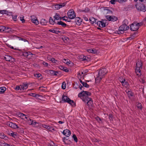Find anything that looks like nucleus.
<instances>
[{"instance_id":"f257e3e1","label":"nucleus","mask_w":146,"mask_h":146,"mask_svg":"<svg viewBox=\"0 0 146 146\" xmlns=\"http://www.w3.org/2000/svg\"><path fill=\"white\" fill-rule=\"evenodd\" d=\"M123 24L119 27V30L115 33L117 34H123L124 31L129 29V27L127 25L128 21L127 19L124 20L123 22Z\"/></svg>"},{"instance_id":"f03ea898","label":"nucleus","mask_w":146,"mask_h":146,"mask_svg":"<svg viewBox=\"0 0 146 146\" xmlns=\"http://www.w3.org/2000/svg\"><path fill=\"white\" fill-rule=\"evenodd\" d=\"M135 7L137 10L139 11L145 12L146 11V6L142 2L137 3L135 5Z\"/></svg>"},{"instance_id":"7ed1b4c3","label":"nucleus","mask_w":146,"mask_h":146,"mask_svg":"<svg viewBox=\"0 0 146 146\" xmlns=\"http://www.w3.org/2000/svg\"><path fill=\"white\" fill-rule=\"evenodd\" d=\"M91 92L83 90L80 92L78 94V96L81 98L83 100L84 99H87L86 98L87 97H89L88 96H91Z\"/></svg>"},{"instance_id":"20e7f679","label":"nucleus","mask_w":146,"mask_h":146,"mask_svg":"<svg viewBox=\"0 0 146 146\" xmlns=\"http://www.w3.org/2000/svg\"><path fill=\"white\" fill-rule=\"evenodd\" d=\"M68 18L70 19H73L76 17V15L74 10L73 9L70 10L67 13Z\"/></svg>"},{"instance_id":"39448f33","label":"nucleus","mask_w":146,"mask_h":146,"mask_svg":"<svg viewBox=\"0 0 146 146\" xmlns=\"http://www.w3.org/2000/svg\"><path fill=\"white\" fill-rule=\"evenodd\" d=\"M28 123L29 124L35 127H39L40 125V123L36 122L35 121L33 120L32 119H29L28 121Z\"/></svg>"},{"instance_id":"423d86ee","label":"nucleus","mask_w":146,"mask_h":146,"mask_svg":"<svg viewBox=\"0 0 146 146\" xmlns=\"http://www.w3.org/2000/svg\"><path fill=\"white\" fill-rule=\"evenodd\" d=\"M86 99H84L82 100L85 102H87V104L89 108H91L92 107V105L93 104V102L92 99L89 97H87Z\"/></svg>"},{"instance_id":"0eeeda50","label":"nucleus","mask_w":146,"mask_h":146,"mask_svg":"<svg viewBox=\"0 0 146 146\" xmlns=\"http://www.w3.org/2000/svg\"><path fill=\"white\" fill-rule=\"evenodd\" d=\"M107 72V71L106 69L103 68L100 70L98 75L103 78Z\"/></svg>"},{"instance_id":"6e6552de","label":"nucleus","mask_w":146,"mask_h":146,"mask_svg":"<svg viewBox=\"0 0 146 146\" xmlns=\"http://www.w3.org/2000/svg\"><path fill=\"white\" fill-rule=\"evenodd\" d=\"M139 27L136 24V22H134L130 25V30L133 31H137Z\"/></svg>"},{"instance_id":"1a4fd4ad","label":"nucleus","mask_w":146,"mask_h":146,"mask_svg":"<svg viewBox=\"0 0 146 146\" xmlns=\"http://www.w3.org/2000/svg\"><path fill=\"white\" fill-rule=\"evenodd\" d=\"M3 57V59L7 61L13 62L15 61V59L9 55H6Z\"/></svg>"},{"instance_id":"9d476101","label":"nucleus","mask_w":146,"mask_h":146,"mask_svg":"<svg viewBox=\"0 0 146 146\" xmlns=\"http://www.w3.org/2000/svg\"><path fill=\"white\" fill-rule=\"evenodd\" d=\"M15 30L13 29L5 27V28L4 30V32L5 33L9 34H11L15 32Z\"/></svg>"},{"instance_id":"9b49d317","label":"nucleus","mask_w":146,"mask_h":146,"mask_svg":"<svg viewBox=\"0 0 146 146\" xmlns=\"http://www.w3.org/2000/svg\"><path fill=\"white\" fill-rule=\"evenodd\" d=\"M62 133L67 137H68L71 134L70 131L68 129H64L63 131L62 132Z\"/></svg>"},{"instance_id":"f8f14e48","label":"nucleus","mask_w":146,"mask_h":146,"mask_svg":"<svg viewBox=\"0 0 146 146\" xmlns=\"http://www.w3.org/2000/svg\"><path fill=\"white\" fill-rule=\"evenodd\" d=\"M96 25H98L99 27H103L106 26V23L104 22L101 21H98L96 23Z\"/></svg>"},{"instance_id":"ddd939ff","label":"nucleus","mask_w":146,"mask_h":146,"mask_svg":"<svg viewBox=\"0 0 146 146\" xmlns=\"http://www.w3.org/2000/svg\"><path fill=\"white\" fill-rule=\"evenodd\" d=\"M66 18L67 19V17L66 16H64L63 17H61L60 15L57 13H56L55 16H54V18H55V19L56 20H58L59 19L61 20L62 19H63V18Z\"/></svg>"},{"instance_id":"4468645a","label":"nucleus","mask_w":146,"mask_h":146,"mask_svg":"<svg viewBox=\"0 0 146 146\" xmlns=\"http://www.w3.org/2000/svg\"><path fill=\"white\" fill-rule=\"evenodd\" d=\"M70 99L67 96L63 95L62 96V100L64 102L69 103Z\"/></svg>"},{"instance_id":"2eb2a0df","label":"nucleus","mask_w":146,"mask_h":146,"mask_svg":"<svg viewBox=\"0 0 146 146\" xmlns=\"http://www.w3.org/2000/svg\"><path fill=\"white\" fill-rule=\"evenodd\" d=\"M17 115L19 117H20L21 119H23V117L25 116V119H27L28 117H26L27 115H25V114L20 112H18L17 113Z\"/></svg>"},{"instance_id":"dca6fc26","label":"nucleus","mask_w":146,"mask_h":146,"mask_svg":"<svg viewBox=\"0 0 146 146\" xmlns=\"http://www.w3.org/2000/svg\"><path fill=\"white\" fill-rule=\"evenodd\" d=\"M97 21V19H95L94 17H91L89 19V21L92 24H94L95 25H96V23Z\"/></svg>"},{"instance_id":"f3484780","label":"nucleus","mask_w":146,"mask_h":146,"mask_svg":"<svg viewBox=\"0 0 146 146\" xmlns=\"http://www.w3.org/2000/svg\"><path fill=\"white\" fill-rule=\"evenodd\" d=\"M82 21V19L79 17H76L75 18V22L77 25H80L81 24V22Z\"/></svg>"},{"instance_id":"a211bd4d","label":"nucleus","mask_w":146,"mask_h":146,"mask_svg":"<svg viewBox=\"0 0 146 146\" xmlns=\"http://www.w3.org/2000/svg\"><path fill=\"white\" fill-rule=\"evenodd\" d=\"M7 124L8 126L13 128L17 127V125L16 124L11 122H8Z\"/></svg>"},{"instance_id":"6ab92c4d","label":"nucleus","mask_w":146,"mask_h":146,"mask_svg":"<svg viewBox=\"0 0 146 146\" xmlns=\"http://www.w3.org/2000/svg\"><path fill=\"white\" fill-rule=\"evenodd\" d=\"M142 63L141 61H138L136 63V68H139L141 69L142 67Z\"/></svg>"},{"instance_id":"aec40b11","label":"nucleus","mask_w":146,"mask_h":146,"mask_svg":"<svg viewBox=\"0 0 146 146\" xmlns=\"http://www.w3.org/2000/svg\"><path fill=\"white\" fill-rule=\"evenodd\" d=\"M46 72L49 75L51 76H54V71L47 70H46Z\"/></svg>"},{"instance_id":"412c9836","label":"nucleus","mask_w":146,"mask_h":146,"mask_svg":"<svg viewBox=\"0 0 146 146\" xmlns=\"http://www.w3.org/2000/svg\"><path fill=\"white\" fill-rule=\"evenodd\" d=\"M57 24L59 25H61L63 27H65L67 26L66 24L64 23L61 21L58 22L57 23Z\"/></svg>"},{"instance_id":"4be33fe9","label":"nucleus","mask_w":146,"mask_h":146,"mask_svg":"<svg viewBox=\"0 0 146 146\" xmlns=\"http://www.w3.org/2000/svg\"><path fill=\"white\" fill-rule=\"evenodd\" d=\"M126 92L127 93L128 96L130 98L133 96V94L131 91L127 90L126 91Z\"/></svg>"},{"instance_id":"5701e85b","label":"nucleus","mask_w":146,"mask_h":146,"mask_svg":"<svg viewBox=\"0 0 146 146\" xmlns=\"http://www.w3.org/2000/svg\"><path fill=\"white\" fill-rule=\"evenodd\" d=\"M103 78L101 77H100L99 76H98L96 78H95V82L97 83H99L102 80V79Z\"/></svg>"},{"instance_id":"b1692460","label":"nucleus","mask_w":146,"mask_h":146,"mask_svg":"<svg viewBox=\"0 0 146 146\" xmlns=\"http://www.w3.org/2000/svg\"><path fill=\"white\" fill-rule=\"evenodd\" d=\"M59 68L61 70H62L65 72H69V70L67 69L66 67H64L62 66H59Z\"/></svg>"},{"instance_id":"393cba45","label":"nucleus","mask_w":146,"mask_h":146,"mask_svg":"<svg viewBox=\"0 0 146 146\" xmlns=\"http://www.w3.org/2000/svg\"><path fill=\"white\" fill-rule=\"evenodd\" d=\"M48 31L50 32H52L56 34H58V33H60L61 32L59 31H57L54 30V29H52L48 30Z\"/></svg>"},{"instance_id":"a878e982","label":"nucleus","mask_w":146,"mask_h":146,"mask_svg":"<svg viewBox=\"0 0 146 146\" xmlns=\"http://www.w3.org/2000/svg\"><path fill=\"white\" fill-rule=\"evenodd\" d=\"M120 82L121 83L122 85L123 86H128L129 85L127 81H125V79L122 80V81H120Z\"/></svg>"},{"instance_id":"bb28decb","label":"nucleus","mask_w":146,"mask_h":146,"mask_svg":"<svg viewBox=\"0 0 146 146\" xmlns=\"http://www.w3.org/2000/svg\"><path fill=\"white\" fill-rule=\"evenodd\" d=\"M137 33H138L137 32H134L133 34V35H131L130 37L127 38V40H128L129 39L130 40H131L134 39V37L136 35V34H137Z\"/></svg>"},{"instance_id":"cd10ccee","label":"nucleus","mask_w":146,"mask_h":146,"mask_svg":"<svg viewBox=\"0 0 146 146\" xmlns=\"http://www.w3.org/2000/svg\"><path fill=\"white\" fill-rule=\"evenodd\" d=\"M87 51L89 53L95 54L96 52V49L94 48L93 49H87Z\"/></svg>"},{"instance_id":"c85d7f7f","label":"nucleus","mask_w":146,"mask_h":146,"mask_svg":"<svg viewBox=\"0 0 146 146\" xmlns=\"http://www.w3.org/2000/svg\"><path fill=\"white\" fill-rule=\"evenodd\" d=\"M80 59H82L83 60H88V58L83 55H82L79 56Z\"/></svg>"},{"instance_id":"c756f323","label":"nucleus","mask_w":146,"mask_h":146,"mask_svg":"<svg viewBox=\"0 0 146 146\" xmlns=\"http://www.w3.org/2000/svg\"><path fill=\"white\" fill-rule=\"evenodd\" d=\"M6 90V88L5 87H2L0 88V93H4Z\"/></svg>"},{"instance_id":"7c9ffc66","label":"nucleus","mask_w":146,"mask_h":146,"mask_svg":"<svg viewBox=\"0 0 146 146\" xmlns=\"http://www.w3.org/2000/svg\"><path fill=\"white\" fill-rule=\"evenodd\" d=\"M42 126L43 127L45 128L48 130L49 129L51 128V126H49L47 125L43 124L42 125Z\"/></svg>"},{"instance_id":"2f4dec72","label":"nucleus","mask_w":146,"mask_h":146,"mask_svg":"<svg viewBox=\"0 0 146 146\" xmlns=\"http://www.w3.org/2000/svg\"><path fill=\"white\" fill-rule=\"evenodd\" d=\"M47 23V21L45 19H42L40 22V23L42 25H46Z\"/></svg>"},{"instance_id":"473e14b6","label":"nucleus","mask_w":146,"mask_h":146,"mask_svg":"<svg viewBox=\"0 0 146 146\" xmlns=\"http://www.w3.org/2000/svg\"><path fill=\"white\" fill-rule=\"evenodd\" d=\"M68 103L71 105L72 106L75 107L76 106V103L73 100L70 99Z\"/></svg>"},{"instance_id":"72a5a7b5","label":"nucleus","mask_w":146,"mask_h":146,"mask_svg":"<svg viewBox=\"0 0 146 146\" xmlns=\"http://www.w3.org/2000/svg\"><path fill=\"white\" fill-rule=\"evenodd\" d=\"M31 21L33 23L36 25H37L38 24V21L37 19V18H36V19H31Z\"/></svg>"},{"instance_id":"f704fd0d","label":"nucleus","mask_w":146,"mask_h":146,"mask_svg":"<svg viewBox=\"0 0 146 146\" xmlns=\"http://www.w3.org/2000/svg\"><path fill=\"white\" fill-rule=\"evenodd\" d=\"M106 18L109 21H111V18L112 17V16L106 15L105 16Z\"/></svg>"},{"instance_id":"c9c22d12","label":"nucleus","mask_w":146,"mask_h":146,"mask_svg":"<svg viewBox=\"0 0 146 146\" xmlns=\"http://www.w3.org/2000/svg\"><path fill=\"white\" fill-rule=\"evenodd\" d=\"M10 144H9L5 142H2L1 143L0 145L1 146H9Z\"/></svg>"},{"instance_id":"e433bc0d","label":"nucleus","mask_w":146,"mask_h":146,"mask_svg":"<svg viewBox=\"0 0 146 146\" xmlns=\"http://www.w3.org/2000/svg\"><path fill=\"white\" fill-rule=\"evenodd\" d=\"M111 21H115L118 20L117 18L115 16H112V17L111 18Z\"/></svg>"},{"instance_id":"4c0bfd02","label":"nucleus","mask_w":146,"mask_h":146,"mask_svg":"<svg viewBox=\"0 0 146 146\" xmlns=\"http://www.w3.org/2000/svg\"><path fill=\"white\" fill-rule=\"evenodd\" d=\"M49 22L50 24L53 25L54 24V20L53 19L52 17H50Z\"/></svg>"},{"instance_id":"58836bf2","label":"nucleus","mask_w":146,"mask_h":146,"mask_svg":"<svg viewBox=\"0 0 146 146\" xmlns=\"http://www.w3.org/2000/svg\"><path fill=\"white\" fill-rule=\"evenodd\" d=\"M72 138L74 141L77 143L78 142V139L77 137L75 134H74L72 136Z\"/></svg>"},{"instance_id":"ea45409f","label":"nucleus","mask_w":146,"mask_h":146,"mask_svg":"<svg viewBox=\"0 0 146 146\" xmlns=\"http://www.w3.org/2000/svg\"><path fill=\"white\" fill-rule=\"evenodd\" d=\"M66 5V3H61L60 4H59V9L60 8Z\"/></svg>"},{"instance_id":"a19ab883","label":"nucleus","mask_w":146,"mask_h":146,"mask_svg":"<svg viewBox=\"0 0 146 146\" xmlns=\"http://www.w3.org/2000/svg\"><path fill=\"white\" fill-rule=\"evenodd\" d=\"M5 28V27L0 26V32H4V30Z\"/></svg>"},{"instance_id":"79ce46f5","label":"nucleus","mask_w":146,"mask_h":146,"mask_svg":"<svg viewBox=\"0 0 146 146\" xmlns=\"http://www.w3.org/2000/svg\"><path fill=\"white\" fill-rule=\"evenodd\" d=\"M42 96L39 94H36V98L37 99L41 100V98H42Z\"/></svg>"},{"instance_id":"37998d69","label":"nucleus","mask_w":146,"mask_h":146,"mask_svg":"<svg viewBox=\"0 0 146 146\" xmlns=\"http://www.w3.org/2000/svg\"><path fill=\"white\" fill-rule=\"evenodd\" d=\"M82 84L83 86L86 88H88L89 87V85L86 82H84Z\"/></svg>"},{"instance_id":"c03bdc74","label":"nucleus","mask_w":146,"mask_h":146,"mask_svg":"<svg viewBox=\"0 0 146 146\" xmlns=\"http://www.w3.org/2000/svg\"><path fill=\"white\" fill-rule=\"evenodd\" d=\"M27 52H24L23 53V55L25 57H26L27 58L28 57V54Z\"/></svg>"},{"instance_id":"a18cd8bd","label":"nucleus","mask_w":146,"mask_h":146,"mask_svg":"<svg viewBox=\"0 0 146 146\" xmlns=\"http://www.w3.org/2000/svg\"><path fill=\"white\" fill-rule=\"evenodd\" d=\"M141 68H135V72H139V73H141V70H140Z\"/></svg>"},{"instance_id":"49530a36","label":"nucleus","mask_w":146,"mask_h":146,"mask_svg":"<svg viewBox=\"0 0 146 146\" xmlns=\"http://www.w3.org/2000/svg\"><path fill=\"white\" fill-rule=\"evenodd\" d=\"M107 10L108 11L107 12V13H111V14H112L113 13V12L111 11V10L108 9H104V10Z\"/></svg>"},{"instance_id":"de8ad7c7","label":"nucleus","mask_w":146,"mask_h":146,"mask_svg":"<svg viewBox=\"0 0 146 146\" xmlns=\"http://www.w3.org/2000/svg\"><path fill=\"white\" fill-rule=\"evenodd\" d=\"M137 107L138 108L141 110L142 109V107L141 106V104L140 103H139L137 105Z\"/></svg>"},{"instance_id":"09e8293b","label":"nucleus","mask_w":146,"mask_h":146,"mask_svg":"<svg viewBox=\"0 0 146 146\" xmlns=\"http://www.w3.org/2000/svg\"><path fill=\"white\" fill-rule=\"evenodd\" d=\"M62 88L63 89H65L66 88V83L64 82L62 83Z\"/></svg>"},{"instance_id":"8fccbe9b","label":"nucleus","mask_w":146,"mask_h":146,"mask_svg":"<svg viewBox=\"0 0 146 146\" xmlns=\"http://www.w3.org/2000/svg\"><path fill=\"white\" fill-rule=\"evenodd\" d=\"M20 20L22 21V22L23 23H24L25 22V20L24 19V17L23 16H22V17H20Z\"/></svg>"},{"instance_id":"3c124183","label":"nucleus","mask_w":146,"mask_h":146,"mask_svg":"<svg viewBox=\"0 0 146 146\" xmlns=\"http://www.w3.org/2000/svg\"><path fill=\"white\" fill-rule=\"evenodd\" d=\"M9 135L11 136L12 137H15V136H16V135L14 133L12 132L11 133H9Z\"/></svg>"},{"instance_id":"603ef678","label":"nucleus","mask_w":146,"mask_h":146,"mask_svg":"<svg viewBox=\"0 0 146 146\" xmlns=\"http://www.w3.org/2000/svg\"><path fill=\"white\" fill-rule=\"evenodd\" d=\"M23 88H24V90L27 89L28 88L27 84L25 83H24L23 84Z\"/></svg>"},{"instance_id":"864d4df0","label":"nucleus","mask_w":146,"mask_h":146,"mask_svg":"<svg viewBox=\"0 0 146 146\" xmlns=\"http://www.w3.org/2000/svg\"><path fill=\"white\" fill-rule=\"evenodd\" d=\"M5 137V135L3 133H0V138L3 139Z\"/></svg>"},{"instance_id":"5fc2aeb1","label":"nucleus","mask_w":146,"mask_h":146,"mask_svg":"<svg viewBox=\"0 0 146 146\" xmlns=\"http://www.w3.org/2000/svg\"><path fill=\"white\" fill-rule=\"evenodd\" d=\"M41 76V74H40L36 73L35 74V76L37 78H39Z\"/></svg>"},{"instance_id":"6e6d98bb","label":"nucleus","mask_w":146,"mask_h":146,"mask_svg":"<svg viewBox=\"0 0 146 146\" xmlns=\"http://www.w3.org/2000/svg\"><path fill=\"white\" fill-rule=\"evenodd\" d=\"M21 87L20 86H17L15 88V89L16 90H21Z\"/></svg>"},{"instance_id":"4d7b16f0","label":"nucleus","mask_w":146,"mask_h":146,"mask_svg":"<svg viewBox=\"0 0 146 146\" xmlns=\"http://www.w3.org/2000/svg\"><path fill=\"white\" fill-rule=\"evenodd\" d=\"M29 95L33 97H36V94L31 93H29Z\"/></svg>"},{"instance_id":"13d9d810","label":"nucleus","mask_w":146,"mask_h":146,"mask_svg":"<svg viewBox=\"0 0 146 146\" xmlns=\"http://www.w3.org/2000/svg\"><path fill=\"white\" fill-rule=\"evenodd\" d=\"M50 60L53 63H56V61H57V60H55V59L54 58H52L50 59Z\"/></svg>"},{"instance_id":"bf43d9fd","label":"nucleus","mask_w":146,"mask_h":146,"mask_svg":"<svg viewBox=\"0 0 146 146\" xmlns=\"http://www.w3.org/2000/svg\"><path fill=\"white\" fill-rule=\"evenodd\" d=\"M17 15L15 16H12V18H13V21H17Z\"/></svg>"},{"instance_id":"052dcab7","label":"nucleus","mask_w":146,"mask_h":146,"mask_svg":"<svg viewBox=\"0 0 146 146\" xmlns=\"http://www.w3.org/2000/svg\"><path fill=\"white\" fill-rule=\"evenodd\" d=\"M59 6V4H56L55 5V7L56 9L58 10L60 9Z\"/></svg>"},{"instance_id":"680f3d73","label":"nucleus","mask_w":146,"mask_h":146,"mask_svg":"<svg viewBox=\"0 0 146 146\" xmlns=\"http://www.w3.org/2000/svg\"><path fill=\"white\" fill-rule=\"evenodd\" d=\"M5 12H6L5 10H0V13L4 14H5Z\"/></svg>"},{"instance_id":"e2e57ef3","label":"nucleus","mask_w":146,"mask_h":146,"mask_svg":"<svg viewBox=\"0 0 146 146\" xmlns=\"http://www.w3.org/2000/svg\"><path fill=\"white\" fill-rule=\"evenodd\" d=\"M63 62L64 63H65L67 65H69V64H70L71 62V61H70L69 60V61H67V62L64 61Z\"/></svg>"},{"instance_id":"0e129e2a","label":"nucleus","mask_w":146,"mask_h":146,"mask_svg":"<svg viewBox=\"0 0 146 146\" xmlns=\"http://www.w3.org/2000/svg\"><path fill=\"white\" fill-rule=\"evenodd\" d=\"M110 3L112 4H114L115 2V0H111L110 1Z\"/></svg>"},{"instance_id":"69168bd1","label":"nucleus","mask_w":146,"mask_h":146,"mask_svg":"<svg viewBox=\"0 0 146 146\" xmlns=\"http://www.w3.org/2000/svg\"><path fill=\"white\" fill-rule=\"evenodd\" d=\"M42 64L43 65H44V66H48V64L46 62H44L42 63Z\"/></svg>"},{"instance_id":"338daca9","label":"nucleus","mask_w":146,"mask_h":146,"mask_svg":"<svg viewBox=\"0 0 146 146\" xmlns=\"http://www.w3.org/2000/svg\"><path fill=\"white\" fill-rule=\"evenodd\" d=\"M136 24L138 26V27H139L140 26H141L142 25V23H137L136 22Z\"/></svg>"},{"instance_id":"774afa93","label":"nucleus","mask_w":146,"mask_h":146,"mask_svg":"<svg viewBox=\"0 0 146 146\" xmlns=\"http://www.w3.org/2000/svg\"><path fill=\"white\" fill-rule=\"evenodd\" d=\"M84 11L85 12H88L90 11V9L88 8H87L85 9H84Z\"/></svg>"}]
</instances>
